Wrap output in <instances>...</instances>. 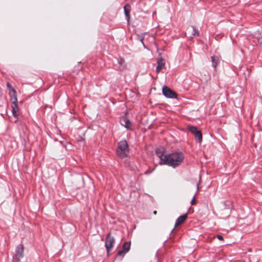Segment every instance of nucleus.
<instances>
[{
  "label": "nucleus",
  "instance_id": "obj_1",
  "mask_svg": "<svg viewBox=\"0 0 262 262\" xmlns=\"http://www.w3.org/2000/svg\"><path fill=\"white\" fill-rule=\"evenodd\" d=\"M184 158V156L182 152L168 154L167 158L165 159L164 164L175 168L181 164Z\"/></svg>",
  "mask_w": 262,
  "mask_h": 262
},
{
  "label": "nucleus",
  "instance_id": "obj_2",
  "mask_svg": "<svg viewBox=\"0 0 262 262\" xmlns=\"http://www.w3.org/2000/svg\"><path fill=\"white\" fill-rule=\"evenodd\" d=\"M116 154L121 159H124L128 156L129 147L126 140H121L118 143Z\"/></svg>",
  "mask_w": 262,
  "mask_h": 262
},
{
  "label": "nucleus",
  "instance_id": "obj_3",
  "mask_svg": "<svg viewBox=\"0 0 262 262\" xmlns=\"http://www.w3.org/2000/svg\"><path fill=\"white\" fill-rule=\"evenodd\" d=\"M115 242V238L112 235L111 233L109 232L107 234L105 238V247L106 248L107 255H109V253L111 251L112 248Z\"/></svg>",
  "mask_w": 262,
  "mask_h": 262
},
{
  "label": "nucleus",
  "instance_id": "obj_4",
  "mask_svg": "<svg viewBox=\"0 0 262 262\" xmlns=\"http://www.w3.org/2000/svg\"><path fill=\"white\" fill-rule=\"evenodd\" d=\"M24 246L22 244L18 245L15 249V254L13 257V262H19L23 257Z\"/></svg>",
  "mask_w": 262,
  "mask_h": 262
},
{
  "label": "nucleus",
  "instance_id": "obj_5",
  "mask_svg": "<svg viewBox=\"0 0 262 262\" xmlns=\"http://www.w3.org/2000/svg\"><path fill=\"white\" fill-rule=\"evenodd\" d=\"M162 93L164 96L168 98H176L177 94L167 86H163Z\"/></svg>",
  "mask_w": 262,
  "mask_h": 262
},
{
  "label": "nucleus",
  "instance_id": "obj_6",
  "mask_svg": "<svg viewBox=\"0 0 262 262\" xmlns=\"http://www.w3.org/2000/svg\"><path fill=\"white\" fill-rule=\"evenodd\" d=\"M130 247V242H126L123 243L122 250L119 251L117 253L118 256L124 257L125 254L128 252Z\"/></svg>",
  "mask_w": 262,
  "mask_h": 262
},
{
  "label": "nucleus",
  "instance_id": "obj_7",
  "mask_svg": "<svg viewBox=\"0 0 262 262\" xmlns=\"http://www.w3.org/2000/svg\"><path fill=\"white\" fill-rule=\"evenodd\" d=\"M156 154L161 160V161L160 162V164L161 165L164 164L165 159L167 158L168 154H164V148L161 147L156 149Z\"/></svg>",
  "mask_w": 262,
  "mask_h": 262
},
{
  "label": "nucleus",
  "instance_id": "obj_8",
  "mask_svg": "<svg viewBox=\"0 0 262 262\" xmlns=\"http://www.w3.org/2000/svg\"><path fill=\"white\" fill-rule=\"evenodd\" d=\"M157 67L156 68V72L159 73L164 68L165 66V61L162 57H160L157 60Z\"/></svg>",
  "mask_w": 262,
  "mask_h": 262
},
{
  "label": "nucleus",
  "instance_id": "obj_9",
  "mask_svg": "<svg viewBox=\"0 0 262 262\" xmlns=\"http://www.w3.org/2000/svg\"><path fill=\"white\" fill-rule=\"evenodd\" d=\"M125 122V124H124L123 126H124L127 129L130 130L132 124L130 120L125 116H123L120 119V122Z\"/></svg>",
  "mask_w": 262,
  "mask_h": 262
},
{
  "label": "nucleus",
  "instance_id": "obj_10",
  "mask_svg": "<svg viewBox=\"0 0 262 262\" xmlns=\"http://www.w3.org/2000/svg\"><path fill=\"white\" fill-rule=\"evenodd\" d=\"M9 94L11 97L10 100L12 102V103H17V99L15 90L14 89H11V91L9 92Z\"/></svg>",
  "mask_w": 262,
  "mask_h": 262
},
{
  "label": "nucleus",
  "instance_id": "obj_11",
  "mask_svg": "<svg viewBox=\"0 0 262 262\" xmlns=\"http://www.w3.org/2000/svg\"><path fill=\"white\" fill-rule=\"evenodd\" d=\"M187 218V213H185L182 215L180 216L176 220L175 223V227L185 222Z\"/></svg>",
  "mask_w": 262,
  "mask_h": 262
},
{
  "label": "nucleus",
  "instance_id": "obj_12",
  "mask_svg": "<svg viewBox=\"0 0 262 262\" xmlns=\"http://www.w3.org/2000/svg\"><path fill=\"white\" fill-rule=\"evenodd\" d=\"M187 32L188 33H190L191 34V36H190V38H192L193 36L197 35H199V33L198 31L193 26H190L189 28H187Z\"/></svg>",
  "mask_w": 262,
  "mask_h": 262
},
{
  "label": "nucleus",
  "instance_id": "obj_13",
  "mask_svg": "<svg viewBox=\"0 0 262 262\" xmlns=\"http://www.w3.org/2000/svg\"><path fill=\"white\" fill-rule=\"evenodd\" d=\"M12 112L14 117L17 118L19 115V108L17 103H12Z\"/></svg>",
  "mask_w": 262,
  "mask_h": 262
},
{
  "label": "nucleus",
  "instance_id": "obj_14",
  "mask_svg": "<svg viewBox=\"0 0 262 262\" xmlns=\"http://www.w3.org/2000/svg\"><path fill=\"white\" fill-rule=\"evenodd\" d=\"M117 61L118 63L119 64V66L118 67L119 70L122 71L126 69V66L125 64V61L123 58L120 57L117 59Z\"/></svg>",
  "mask_w": 262,
  "mask_h": 262
},
{
  "label": "nucleus",
  "instance_id": "obj_15",
  "mask_svg": "<svg viewBox=\"0 0 262 262\" xmlns=\"http://www.w3.org/2000/svg\"><path fill=\"white\" fill-rule=\"evenodd\" d=\"M124 11L125 13V17L127 20H129L130 17V6L128 4H126L124 6Z\"/></svg>",
  "mask_w": 262,
  "mask_h": 262
},
{
  "label": "nucleus",
  "instance_id": "obj_16",
  "mask_svg": "<svg viewBox=\"0 0 262 262\" xmlns=\"http://www.w3.org/2000/svg\"><path fill=\"white\" fill-rule=\"evenodd\" d=\"M198 142L201 143L202 141V134L201 130H199L194 135Z\"/></svg>",
  "mask_w": 262,
  "mask_h": 262
},
{
  "label": "nucleus",
  "instance_id": "obj_17",
  "mask_svg": "<svg viewBox=\"0 0 262 262\" xmlns=\"http://www.w3.org/2000/svg\"><path fill=\"white\" fill-rule=\"evenodd\" d=\"M211 62H212V66L214 68H216L217 66L218 62L219 61V58L216 56H212L211 57Z\"/></svg>",
  "mask_w": 262,
  "mask_h": 262
},
{
  "label": "nucleus",
  "instance_id": "obj_18",
  "mask_svg": "<svg viewBox=\"0 0 262 262\" xmlns=\"http://www.w3.org/2000/svg\"><path fill=\"white\" fill-rule=\"evenodd\" d=\"M188 129L193 135H194L196 132L199 130L198 129L197 127L194 126H189L188 127Z\"/></svg>",
  "mask_w": 262,
  "mask_h": 262
},
{
  "label": "nucleus",
  "instance_id": "obj_19",
  "mask_svg": "<svg viewBox=\"0 0 262 262\" xmlns=\"http://www.w3.org/2000/svg\"><path fill=\"white\" fill-rule=\"evenodd\" d=\"M195 195H194V196L193 197V199H192V200L191 201V205H194L196 204V201L195 200Z\"/></svg>",
  "mask_w": 262,
  "mask_h": 262
},
{
  "label": "nucleus",
  "instance_id": "obj_20",
  "mask_svg": "<svg viewBox=\"0 0 262 262\" xmlns=\"http://www.w3.org/2000/svg\"><path fill=\"white\" fill-rule=\"evenodd\" d=\"M216 237H217L219 240H220V241H223V240H224V238H223V236H222V235H219V234L217 235H216Z\"/></svg>",
  "mask_w": 262,
  "mask_h": 262
},
{
  "label": "nucleus",
  "instance_id": "obj_21",
  "mask_svg": "<svg viewBox=\"0 0 262 262\" xmlns=\"http://www.w3.org/2000/svg\"><path fill=\"white\" fill-rule=\"evenodd\" d=\"M7 87H8V88H9V92L10 91H11V89H13L12 88H11V85H10V84L9 83H7Z\"/></svg>",
  "mask_w": 262,
  "mask_h": 262
},
{
  "label": "nucleus",
  "instance_id": "obj_22",
  "mask_svg": "<svg viewBox=\"0 0 262 262\" xmlns=\"http://www.w3.org/2000/svg\"><path fill=\"white\" fill-rule=\"evenodd\" d=\"M153 213H154L155 215L157 214V211L155 210V211L153 212Z\"/></svg>",
  "mask_w": 262,
  "mask_h": 262
},
{
  "label": "nucleus",
  "instance_id": "obj_23",
  "mask_svg": "<svg viewBox=\"0 0 262 262\" xmlns=\"http://www.w3.org/2000/svg\"><path fill=\"white\" fill-rule=\"evenodd\" d=\"M120 123H121V124L122 125H124V124H125V122H120Z\"/></svg>",
  "mask_w": 262,
  "mask_h": 262
},
{
  "label": "nucleus",
  "instance_id": "obj_24",
  "mask_svg": "<svg viewBox=\"0 0 262 262\" xmlns=\"http://www.w3.org/2000/svg\"><path fill=\"white\" fill-rule=\"evenodd\" d=\"M143 38H142V39H141V42H142V43L143 44Z\"/></svg>",
  "mask_w": 262,
  "mask_h": 262
}]
</instances>
